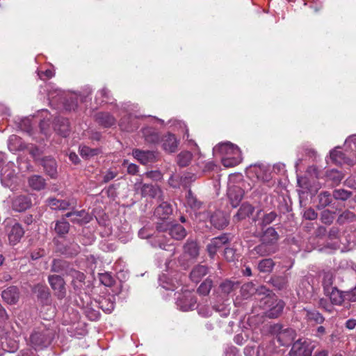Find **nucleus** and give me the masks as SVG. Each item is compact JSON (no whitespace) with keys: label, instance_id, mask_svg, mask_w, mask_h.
<instances>
[{"label":"nucleus","instance_id":"nucleus-1","mask_svg":"<svg viewBox=\"0 0 356 356\" xmlns=\"http://www.w3.org/2000/svg\"><path fill=\"white\" fill-rule=\"evenodd\" d=\"M218 149L222 154V163L225 167H234L241 162V152L239 148L234 144L229 142L222 143Z\"/></svg>","mask_w":356,"mask_h":356},{"label":"nucleus","instance_id":"nucleus-2","mask_svg":"<svg viewBox=\"0 0 356 356\" xmlns=\"http://www.w3.org/2000/svg\"><path fill=\"white\" fill-rule=\"evenodd\" d=\"M53 330L45 327H38L29 337V344L35 350H42L48 347L54 338Z\"/></svg>","mask_w":356,"mask_h":356},{"label":"nucleus","instance_id":"nucleus-3","mask_svg":"<svg viewBox=\"0 0 356 356\" xmlns=\"http://www.w3.org/2000/svg\"><path fill=\"white\" fill-rule=\"evenodd\" d=\"M259 306L266 310V315L270 318L278 317L283 311L284 307V302L276 298L274 295H272L270 291H268V294L262 297L260 300Z\"/></svg>","mask_w":356,"mask_h":356},{"label":"nucleus","instance_id":"nucleus-4","mask_svg":"<svg viewBox=\"0 0 356 356\" xmlns=\"http://www.w3.org/2000/svg\"><path fill=\"white\" fill-rule=\"evenodd\" d=\"M0 318L2 322H0V355L1 354V350H4L3 341L2 339H7L8 338L14 339L17 337V334L15 331L13 330V328L9 321H6L8 319V314L6 310L3 308V307L0 306Z\"/></svg>","mask_w":356,"mask_h":356},{"label":"nucleus","instance_id":"nucleus-5","mask_svg":"<svg viewBox=\"0 0 356 356\" xmlns=\"http://www.w3.org/2000/svg\"><path fill=\"white\" fill-rule=\"evenodd\" d=\"M0 318L2 322H0V355L1 354V350H4L3 341L2 339H7L8 338L14 339L17 337V334L15 331L13 330V328L9 321H6L8 319V314L6 310L3 308V307L0 306Z\"/></svg>","mask_w":356,"mask_h":356},{"label":"nucleus","instance_id":"nucleus-6","mask_svg":"<svg viewBox=\"0 0 356 356\" xmlns=\"http://www.w3.org/2000/svg\"><path fill=\"white\" fill-rule=\"evenodd\" d=\"M271 332L276 334V339L282 346H288L292 343L296 337V332L291 328L283 329L280 324L271 326Z\"/></svg>","mask_w":356,"mask_h":356},{"label":"nucleus","instance_id":"nucleus-7","mask_svg":"<svg viewBox=\"0 0 356 356\" xmlns=\"http://www.w3.org/2000/svg\"><path fill=\"white\" fill-rule=\"evenodd\" d=\"M156 228L159 232H168L175 240H182L186 236V229L179 224L161 223L158 224Z\"/></svg>","mask_w":356,"mask_h":356},{"label":"nucleus","instance_id":"nucleus-8","mask_svg":"<svg viewBox=\"0 0 356 356\" xmlns=\"http://www.w3.org/2000/svg\"><path fill=\"white\" fill-rule=\"evenodd\" d=\"M268 291L269 289L263 285L255 288L252 282L245 283L241 287V294L243 298L247 299L252 295H254L255 298L259 301L262 297L268 294Z\"/></svg>","mask_w":356,"mask_h":356},{"label":"nucleus","instance_id":"nucleus-9","mask_svg":"<svg viewBox=\"0 0 356 356\" xmlns=\"http://www.w3.org/2000/svg\"><path fill=\"white\" fill-rule=\"evenodd\" d=\"M196 302V298L193 293L186 291L179 294L177 300V305L180 310L187 312L193 309L195 307Z\"/></svg>","mask_w":356,"mask_h":356},{"label":"nucleus","instance_id":"nucleus-10","mask_svg":"<svg viewBox=\"0 0 356 356\" xmlns=\"http://www.w3.org/2000/svg\"><path fill=\"white\" fill-rule=\"evenodd\" d=\"M49 283L58 299H63L66 296L65 283L63 277L52 275L48 277Z\"/></svg>","mask_w":356,"mask_h":356},{"label":"nucleus","instance_id":"nucleus-11","mask_svg":"<svg viewBox=\"0 0 356 356\" xmlns=\"http://www.w3.org/2000/svg\"><path fill=\"white\" fill-rule=\"evenodd\" d=\"M13 163H10L2 169L1 181L6 187L12 188L17 182L16 172L15 170L13 169Z\"/></svg>","mask_w":356,"mask_h":356},{"label":"nucleus","instance_id":"nucleus-12","mask_svg":"<svg viewBox=\"0 0 356 356\" xmlns=\"http://www.w3.org/2000/svg\"><path fill=\"white\" fill-rule=\"evenodd\" d=\"M229 241L230 238L228 234H222L219 236L212 238L207 245V250L209 255L213 257L217 251Z\"/></svg>","mask_w":356,"mask_h":356},{"label":"nucleus","instance_id":"nucleus-13","mask_svg":"<svg viewBox=\"0 0 356 356\" xmlns=\"http://www.w3.org/2000/svg\"><path fill=\"white\" fill-rule=\"evenodd\" d=\"M47 204L51 209L65 211L71 207L74 208L76 205V201L74 198L69 200L49 198L47 200Z\"/></svg>","mask_w":356,"mask_h":356},{"label":"nucleus","instance_id":"nucleus-14","mask_svg":"<svg viewBox=\"0 0 356 356\" xmlns=\"http://www.w3.org/2000/svg\"><path fill=\"white\" fill-rule=\"evenodd\" d=\"M289 355L290 356H311L312 350L305 341L298 339L293 344Z\"/></svg>","mask_w":356,"mask_h":356},{"label":"nucleus","instance_id":"nucleus-15","mask_svg":"<svg viewBox=\"0 0 356 356\" xmlns=\"http://www.w3.org/2000/svg\"><path fill=\"white\" fill-rule=\"evenodd\" d=\"M135 188L138 190H140V193L143 196H149L152 197H160L161 193V190L157 186L152 184L136 183L135 184Z\"/></svg>","mask_w":356,"mask_h":356},{"label":"nucleus","instance_id":"nucleus-16","mask_svg":"<svg viewBox=\"0 0 356 356\" xmlns=\"http://www.w3.org/2000/svg\"><path fill=\"white\" fill-rule=\"evenodd\" d=\"M31 204V200L29 195H20L13 199L12 207L13 210L22 212L30 208Z\"/></svg>","mask_w":356,"mask_h":356},{"label":"nucleus","instance_id":"nucleus-17","mask_svg":"<svg viewBox=\"0 0 356 356\" xmlns=\"http://www.w3.org/2000/svg\"><path fill=\"white\" fill-rule=\"evenodd\" d=\"M133 156L140 163L144 165L154 162L156 159V153L154 151H143L140 149H134L133 151Z\"/></svg>","mask_w":356,"mask_h":356},{"label":"nucleus","instance_id":"nucleus-18","mask_svg":"<svg viewBox=\"0 0 356 356\" xmlns=\"http://www.w3.org/2000/svg\"><path fill=\"white\" fill-rule=\"evenodd\" d=\"M244 195L243 190L237 186H229L227 195L233 207H236L241 201Z\"/></svg>","mask_w":356,"mask_h":356},{"label":"nucleus","instance_id":"nucleus-19","mask_svg":"<svg viewBox=\"0 0 356 356\" xmlns=\"http://www.w3.org/2000/svg\"><path fill=\"white\" fill-rule=\"evenodd\" d=\"M276 250L275 247L271 246L263 241L261 243L255 246L251 250V255L253 257H264L274 253Z\"/></svg>","mask_w":356,"mask_h":356},{"label":"nucleus","instance_id":"nucleus-20","mask_svg":"<svg viewBox=\"0 0 356 356\" xmlns=\"http://www.w3.org/2000/svg\"><path fill=\"white\" fill-rule=\"evenodd\" d=\"M1 297L8 304L14 305L19 300V292L16 286H12L2 291Z\"/></svg>","mask_w":356,"mask_h":356},{"label":"nucleus","instance_id":"nucleus-21","mask_svg":"<svg viewBox=\"0 0 356 356\" xmlns=\"http://www.w3.org/2000/svg\"><path fill=\"white\" fill-rule=\"evenodd\" d=\"M66 218H70L74 223L84 224L90 221V218L85 210L68 212L65 215Z\"/></svg>","mask_w":356,"mask_h":356},{"label":"nucleus","instance_id":"nucleus-22","mask_svg":"<svg viewBox=\"0 0 356 356\" xmlns=\"http://www.w3.org/2000/svg\"><path fill=\"white\" fill-rule=\"evenodd\" d=\"M279 238V234L276 230L272 227H268L264 231L260 236L261 241H263L267 244L271 245L273 247H275V244Z\"/></svg>","mask_w":356,"mask_h":356},{"label":"nucleus","instance_id":"nucleus-23","mask_svg":"<svg viewBox=\"0 0 356 356\" xmlns=\"http://www.w3.org/2000/svg\"><path fill=\"white\" fill-rule=\"evenodd\" d=\"M307 322L312 324H322L325 321L323 316L317 310L305 308L302 310Z\"/></svg>","mask_w":356,"mask_h":356},{"label":"nucleus","instance_id":"nucleus-24","mask_svg":"<svg viewBox=\"0 0 356 356\" xmlns=\"http://www.w3.org/2000/svg\"><path fill=\"white\" fill-rule=\"evenodd\" d=\"M24 234L22 227L19 223H15L8 232V240L10 244L15 245L19 242Z\"/></svg>","mask_w":356,"mask_h":356},{"label":"nucleus","instance_id":"nucleus-25","mask_svg":"<svg viewBox=\"0 0 356 356\" xmlns=\"http://www.w3.org/2000/svg\"><path fill=\"white\" fill-rule=\"evenodd\" d=\"M172 213V205L167 202H162L154 211V216L158 218L167 219Z\"/></svg>","mask_w":356,"mask_h":356},{"label":"nucleus","instance_id":"nucleus-26","mask_svg":"<svg viewBox=\"0 0 356 356\" xmlns=\"http://www.w3.org/2000/svg\"><path fill=\"white\" fill-rule=\"evenodd\" d=\"M96 121L104 127H111L115 124V118L108 112H100L96 114Z\"/></svg>","mask_w":356,"mask_h":356},{"label":"nucleus","instance_id":"nucleus-27","mask_svg":"<svg viewBox=\"0 0 356 356\" xmlns=\"http://www.w3.org/2000/svg\"><path fill=\"white\" fill-rule=\"evenodd\" d=\"M209 273V268L205 265H197L192 269L190 277L194 282H199Z\"/></svg>","mask_w":356,"mask_h":356},{"label":"nucleus","instance_id":"nucleus-28","mask_svg":"<svg viewBox=\"0 0 356 356\" xmlns=\"http://www.w3.org/2000/svg\"><path fill=\"white\" fill-rule=\"evenodd\" d=\"M42 165L46 173L51 178L57 177V164L54 159L49 157L43 159Z\"/></svg>","mask_w":356,"mask_h":356},{"label":"nucleus","instance_id":"nucleus-29","mask_svg":"<svg viewBox=\"0 0 356 356\" xmlns=\"http://www.w3.org/2000/svg\"><path fill=\"white\" fill-rule=\"evenodd\" d=\"M211 223L216 228L223 229L228 225V220L221 211H217L211 216Z\"/></svg>","mask_w":356,"mask_h":356},{"label":"nucleus","instance_id":"nucleus-30","mask_svg":"<svg viewBox=\"0 0 356 356\" xmlns=\"http://www.w3.org/2000/svg\"><path fill=\"white\" fill-rule=\"evenodd\" d=\"M325 294L329 296L332 305H341L345 301L343 292L338 290L337 288H332L330 292L328 291V289H325Z\"/></svg>","mask_w":356,"mask_h":356},{"label":"nucleus","instance_id":"nucleus-31","mask_svg":"<svg viewBox=\"0 0 356 356\" xmlns=\"http://www.w3.org/2000/svg\"><path fill=\"white\" fill-rule=\"evenodd\" d=\"M28 184L35 191H41L46 186L45 179L40 175H33L29 177Z\"/></svg>","mask_w":356,"mask_h":356},{"label":"nucleus","instance_id":"nucleus-32","mask_svg":"<svg viewBox=\"0 0 356 356\" xmlns=\"http://www.w3.org/2000/svg\"><path fill=\"white\" fill-rule=\"evenodd\" d=\"M55 130L62 136L66 137L70 132L68 120L63 118H58L55 122Z\"/></svg>","mask_w":356,"mask_h":356},{"label":"nucleus","instance_id":"nucleus-33","mask_svg":"<svg viewBox=\"0 0 356 356\" xmlns=\"http://www.w3.org/2000/svg\"><path fill=\"white\" fill-rule=\"evenodd\" d=\"M115 298L114 296L108 298H101L97 303L98 307L101 308L104 312L110 314L113 312L115 307Z\"/></svg>","mask_w":356,"mask_h":356},{"label":"nucleus","instance_id":"nucleus-34","mask_svg":"<svg viewBox=\"0 0 356 356\" xmlns=\"http://www.w3.org/2000/svg\"><path fill=\"white\" fill-rule=\"evenodd\" d=\"M145 140L148 143L155 144L160 140L159 133L152 127H147L142 131Z\"/></svg>","mask_w":356,"mask_h":356},{"label":"nucleus","instance_id":"nucleus-35","mask_svg":"<svg viewBox=\"0 0 356 356\" xmlns=\"http://www.w3.org/2000/svg\"><path fill=\"white\" fill-rule=\"evenodd\" d=\"M177 140L175 135L168 134L163 138V149L169 152H174L177 147Z\"/></svg>","mask_w":356,"mask_h":356},{"label":"nucleus","instance_id":"nucleus-36","mask_svg":"<svg viewBox=\"0 0 356 356\" xmlns=\"http://www.w3.org/2000/svg\"><path fill=\"white\" fill-rule=\"evenodd\" d=\"M254 211V207L250 204H243L238 209L237 213L234 216V220L239 221L248 217Z\"/></svg>","mask_w":356,"mask_h":356},{"label":"nucleus","instance_id":"nucleus-37","mask_svg":"<svg viewBox=\"0 0 356 356\" xmlns=\"http://www.w3.org/2000/svg\"><path fill=\"white\" fill-rule=\"evenodd\" d=\"M65 216L59 220H57L55 223L54 230L56 233L60 236H63L67 234L70 229V224L66 220Z\"/></svg>","mask_w":356,"mask_h":356},{"label":"nucleus","instance_id":"nucleus-38","mask_svg":"<svg viewBox=\"0 0 356 356\" xmlns=\"http://www.w3.org/2000/svg\"><path fill=\"white\" fill-rule=\"evenodd\" d=\"M274 345L270 341L261 344L257 351V356H274Z\"/></svg>","mask_w":356,"mask_h":356},{"label":"nucleus","instance_id":"nucleus-39","mask_svg":"<svg viewBox=\"0 0 356 356\" xmlns=\"http://www.w3.org/2000/svg\"><path fill=\"white\" fill-rule=\"evenodd\" d=\"M79 99L80 97L77 94L70 95L63 103L65 109L69 111H74L77 107Z\"/></svg>","mask_w":356,"mask_h":356},{"label":"nucleus","instance_id":"nucleus-40","mask_svg":"<svg viewBox=\"0 0 356 356\" xmlns=\"http://www.w3.org/2000/svg\"><path fill=\"white\" fill-rule=\"evenodd\" d=\"M185 253L188 254L191 257L195 258L199 254V247L196 242L189 241L184 246Z\"/></svg>","mask_w":356,"mask_h":356},{"label":"nucleus","instance_id":"nucleus-41","mask_svg":"<svg viewBox=\"0 0 356 356\" xmlns=\"http://www.w3.org/2000/svg\"><path fill=\"white\" fill-rule=\"evenodd\" d=\"M238 288V283L230 280H226L220 285L221 292L228 295Z\"/></svg>","mask_w":356,"mask_h":356},{"label":"nucleus","instance_id":"nucleus-42","mask_svg":"<svg viewBox=\"0 0 356 356\" xmlns=\"http://www.w3.org/2000/svg\"><path fill=\"white\" fill-rule=\"evenodd\" d=\"M69 264L62 259H54L51 270L55 273H63L67 271Z\"/></svg>","mask_w":356,"mask_h":356},{"label":"nucleus","instance_id":"nucleus-43","mask_svg":"<svg viewBox=\"0 0 356 356\" xmlns=\"http://www.w3.org/2000/svg\"><path fill=\"white\" fill-rule=\"evenodd\" d=\"M318 209H323L329 205L332 202V195L327 191L321 192L318 195Z\"/></svg>","mask_w":356,"mask_h":356},{"label":"nucleus","instance_id":"nucleus-44","mask_svg":"<svg viewBox=\"0 0 356 356\" xmlns=\"http://www.w3.org/2000/svg\"><path fill=\"white\" fill-rule=\"evenodd\" d=\"M213 286V281L207 278L198 287L197 293L201 296H207Z\"/></svg>","mask_w":356,"mask_h":356},{"label":"nucleus","instance_id":"nucleus-45","mask_svg":"<svg viewBox=\"0 0 356 356\" xmlns=\"http://www.w3.org/2000/svg\"><path fill=\"white\" fill-rule=\"evenodd\" d=\"M275 264L271 259H264L259 261L258 264V269L262 273H270L274 266Z\"/></svg>","mask_w":356,"mask_h":356},{"label":"nucleus","instance_id":"nucleus-46","mask_svg":"<svg viewBox=\"0 0 356 356\" xmlns=\"http://www.w3.org/2000/svg\"><path fill=\"white\" fill-rule=\"evenodd\" d=\"M192 159V154L190 152H181L177 156V163L181 167L188 165Z\"/></svg>","mask_w":356,"mask_h":356},{"label":"nucleus","instance_id":"nucleus-47","mask_svg":"<svg viewBox=\"0 0 356 356\" xmlns=\"http://www.w3.org/2000/svg\"><path fill=\"white\" fill-rule=\"evenodd\" d=\"M8 146V149L11 152H15L19 149L21 147L20 138L16 135H12L9 138Z\"/></svg>","mask_w":356,"mask_h":356},{"label":"nucleus","instance_id":"nucleus-48","mask_svg":"<svg viewBox=\"0 0 356 356\" xmlns=\"http://www.w3.org/2000/svg\"><path fill=\"white\" fill-rule=\"evenodd\" d=\"M79 152L82 157L88 159L97 155L99 151L98 149H92L87 146H83L80 147Z\"/></svg>","mask_w":356,"mask_h":356},{"label":"nucleus","instance_id":"nucleus-49","mask_svg":"<svg viewBox=\"0 0 356 356\" xmlns=\"http://www.w3.org/2000/svg\"><path fill=\"white\" fill-rule=\"evenodd\" d=\"M131 115H129L120 120L119 125L122 129L127 131H132L134 129L137 128V126H133L129 122V120H131Z\"/></svg>","mask_w":356,"mask_h":356},{"label":"nucleus","instance_id":"nucleus-50","mask_svg":"<svg viewBox=\"0 0 356 356\" xmlns=\"http://www.w3.org/2000/svg\"><path fill=\"white\" fill-rule=\"evenodd\" d=\"M273 284L279 290L286 287L288 280L286 276H278L272 280Z\"/></svg>","mask_w":356,"mask_h":356},{"label":"nucleus","instance_id":"nucleus-51","mask_svg":"<svg viewBox=\"0 0 356 356\" xmlns=\"http://www.w3.org/2000/svg\"><path fill=\"white\" fill-rule=\"evenodd\" d=\"M330 158L337 164H341L344 162V154L338 149H333L330 152Z\"/></svg>","mask_w":356,"mask_h":356},{"label":"nucleus","instance_id":"nucleus-52","mask_svg":"<svg viewBox=\"0 0 356 356\" xmlns=\"http://www.w3.org/2000/svg\"><path fill=\"white\" fill-rule=\"evenodd\" d=\"M99 281L106 286H111L115 282L113 277L108 273L99 274Z\"/></svg>","mask_w":356,"mask_h":356},{"label":"nucleus","instance_id":"nucleus-53","mask_svg":"<svg viewBox=\"0 0 356 356\" xmlns=\"http://www.w3.org/2000/svg\"><path fill=\"white\" fill-rule=\"evenodd\" d=\"M351 193L344 190V189H338L335 190L333 192V197L336 200H346L348 199L351 196Z\"/></svg>","mask_w":356,"mask_h":356},{"label":"nucleus","instance_id":"nucleus-54","mask_svg":"<svg viewBox=\"0 0 356 356\" xmlns=\"http://www.w3.org/2000/svg\"><path fill=\"white\" fill-rule=\"evenodd\" d=\"M334 213L326 209L321 213V220L323 223L326 225H330L334 220Z\"/></svg>","mask_w":356,"mask_h":356},{"label":"nucleus","instance_id":"nucleus-55","mask_svg":"<svg viewBox=\"0 0 356 356\" xmlns=\"http://www.w3.org/2000/svg\"><path fill=\"white\" fill-rule=\"evenodd\" d=\"M318 307L324 309L325 312L332 314L334 312V307L332 302H329L325 298H321L318 302Z\"/></svg>","mask_w":356,"mask_h":356},{"label":"nucleus","instance_id":"nucleus-56","mask_svg":"<svg viewBox=\"0 0 356 356\" xmlns=\"http://www.w3.org/2000/svg\"><path fill=\"white\" fill-rule=\"evenodd\" d=\"M84 313L86 316L90 319V321H97L99 318V312L92 308L90 307H86L84 309Z\"/></svg>","mask_w":356,"mask_h":356},{"label":"nucleus","instance_id":"nucleus-57","mask_svg":"<svg viewBox=\"0 0 356 356\" xmlns=\"http://www.w3.org/2000/svg\"><path fill=\"white\" fill-rule=\"evenodd\" d=\"M277 217V213L274 211H271L264 216L262 218V223L265 225H269L273 222Z\"/></svg>","mask_w":356,"mask_h":356},{"label":"nucleus","instance_id":"nucleus-58","mask_svg":"<svg viewBox=\"0 0 356 356\" xmlns=\"http://www.w3.org/2000/svg\"><path fill=\"white\" fill-rule=\"evenodd\" d=\"M298 184L300 187H301L303 190L309 191L310 192L312 191L309 184L307 181V179L305 177H302L298 179Z\"/></svg>","mask_w":356,"mask_h":356},{"label":"nucleus","instance_id":"nucleus-59","mask_svg":"<svg viewBox=\"0 0 356 356\" xmlns=\"http://www.w3.org/2000/svg\"><path fill=\"white\" fill-rule=\"evenodd\" d=\"M187 202L191 207L195 209L200 208L201 204L200 202L197 201V200L192 195L191 191H188Z\"/></svg>","mask_w":356,"mask_h":356},{"label":"nucleus","instance_id":"nucleus-60","mask_svg":"<svg viewBox=\"0 0 356 356\" xmlns=\"http://www.w3.org/2000/svg\"><path fill=\"white\" fill-rule=\"evenodd\" d=\"M224 255L228 261H233L236 259L235 250L233 248H226Z\"/></svg>","mask_w":356,"mask_h":356},{"label":"nucleus","instance_id":"nucleus-61","mask_svg":"<svg viewBox=\"0 0 356 356\" xmlns=\"http://www.w3.org/2000/svg\"><path fill=\"white\" fill-rule=\"evenodd\" d=\"M343 296L345 300H348V302H355L356 301V289H354L351 291L343 292Z\"/></svg>","mask_w":356,"mask_h":356},{"label":"nucleus","instance_id":"nucleus-62","mask_svg":"<svg viewBox=\"0 0 356 356\" xmlns=\"http://www.w3.org/2000/svg\"><path fill=\"white\" fill-rule=\"evenodd\" d=\"M317 216V213L312 208L307 209L304 212V218L307 220H314Z\"/></svg>","mask_w":356,"mask_h":356},{"label":"nucleus","instance_id":"nucleus-63","mask_svg":"<svg viewBox=\"0 0 356 356\" xmlns=\"http://www.w3.org/2000/svg\"><path fill=\"white\" fill-rule=\"evenodd\" d=\"M45 254V251L43 249H36L31 252V257L33 260H36L42 256H44Z\"/></svg>","mask_w":356,"mask_h":356},{"label":"nucleus","instance_id":"nucleus-64","mask_svg":"<svg viewBox=\"0 0 356 356\" xmlns=\"http://www.w3.org/2000/svg\"><path fill=\"white\" fill-rule=\"evenodd\" d=\"M152 234V232L147 227H143L140 229L138 232V236L141 238H147Z\"/></svg>","mask_w":356,"mask_h":356}]
</instances>
